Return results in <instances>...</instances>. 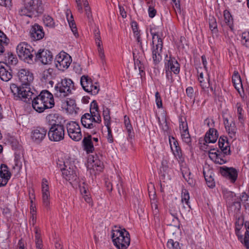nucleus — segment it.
<instances>
[{
	"mask_svg": "<svg viewBox=\"0 0 249 249\" xmlns=\"http://www.w3.org/2000/svg\"><path fill=\"white\" fill-rule=\"evenodd\" d=\"M10 89L15 100H21L26 103H32L33 108L38 113H42L46 109L47 105L43 102L39 94L37 95L31 91L30 88L17 87L13 84Z\"/></svg>",
	"mask_w": 249,
	"mask_h": 249,
	"instance_id": "f257e3e1",
	"label": "nucleus"
},
{
	"mask_svg": "<svg viewBox=\"0 0 249 249\" xmlns=\"http://www.w3.org/2000/svg\"><path fill=\"white\" fill-rule=\"evenodd\" d=\"M218 146L220 151L215 149H211L209 151V157L214 162L223 164L227 161L226 156L231 154L230 146L226 136H221L218 141Z\"/></svg>",
	"mask_w": 249,
	"mask_h": 249,
	"instance_id": "f03ea898",
	"label": "nucleus"
},
{
	"mask_svg": "<svg viewBox=\"0 0 249 249\" xmlns=\"http://www.w3.org/2000/svg\"><path fill=\"white\" fill-rule=\"evenodd\" d=\"M44 11V5L41 0H29L24 7L18 10V14L20 16L33 18L41 15Z\"/></svg>",
	"mask_w": 249,
	"mask_h": 249,
	"instance_id": "7ed1b4c3",
	"label": "nucleus"
},
{
	"mask_svg": "<svg viewBox=\"0 0 249 249\" xmlns=\"http://www.w3.org/2000/svg\"><path fill=\"white\" fill-rule=\"evenodd\" d=\"M111 232L114 245L119 249H126L130 241L129 232L124 229L112 230Z\"/></svg>",
	"mask_w": 249,
	"mask_h": 249,
	"instance_id": "20e7f679",
	"label": "nucleus"
},
{
	"mask_svg": "<svg viewBox=\"0 0 249 249\" xmlns=\"http://www.w3.org/2000/svg\"><path fill=\"white\" fill-rule=\"evenodd\" d=\"M17 52L19 58L29 64L33 63L36 51L26 42H21L17 46Z\"/></svg>",
	"mask_w": 249,
	"mask_h": 249,
	"instance_id": "39448f33",
	"label": "nucleus"
},
{
	"mask_svg": "<svg viewBox=\"0 0 249 249\" xmlns=\"http://www.w3.org/2000/svg\"><path fill=\"white\" fill-rule=\"evenodd\" d=\"M54 94L57 97H65L72 93V90H75L74 83L71 79L65 78L58 82L54 87Z\"/></svg>",
	"mask_w": 249,
	"mask_h": 249,
	"instance_id": "423d86ee",
	"label": "nucleus"
},
{
	"mask_svg": "<svg viewBox=\"0 0 249 249\" xmlns=\"http://www.w3.org/2000/svg\"><path fill=\"white\" fill-rule=\"evenodd\" d=\"M64 166L61 169L63 177L71 183H77L79 180L78 170L74 162L66 160L64 162Z\"/></svg>",
	"mask_w": 249,
	"mask_h": 249,
	"instance_id": "0eeeda50",
	"label": "nucleus"
},
{
	"mask_svg": "<svg viewBox=\"0 0 249 249\" xmlns=\"http://www.w3.org/2000/svg\"><path fill=\"white\" fill-rule=\"evenodd\" d=\"M150 33L152 36V57L154 63L157 64L161 60L160 53L163 47V42L158 33L152 32L151 30Z\"/></svg>",
	"mask_w": 249,
	"mask_h": 249,
	"instance_id": "6e6552de",
	"label": "nucleus"
},
{
	"mask_svg": "<svg viewBox=\"0 0 249 249\" xmlns=\"http://www.w3.org/2000/svg\"><path fill=\"white\" fill-rule=\"evenodd\" d=\"M82 125L85 128L89 130L91 134H96L100 130L101 126L97 123H95V118H92L89 113H85L81 118Z\"/></svg>",
	"mask_w": 249,
	"mask_h": 249,
	"instance_id": "1a4fd4ad",
	"label": "nucleus"
},
{
	"mask_svg": "<svg viewBox=\"0 0 249 249\" xmlns=\"http://www.w3.org/2000/svg\"><path fill=\"white\" fill-rule=\"evenodd\" d=\"M65 128L61 124L55 127H50L48 132L49 140L52 142H58L64 139Z\"/></svg>",
	"mask_w": 249,
	"mask_h": 249,
	"instance_id": "9d476101",
	"label": "nucleus"
},
{
	"mask_svg": "<svg viewBox=\"0 0 249 249\" xmlns=\"http://www.w3.org/2000/svg\"><path fill=\"white\" fill-rule=\"evenodd\" d=\"M80 84L83 89L91 95H96L100 90L99 85L95 83L93 85L91 79L88 75H83L80 79Z\"/></svg>",
	"mask_w": 249,
	"mask_h": 249,
	"instance_id": "9b49d317",
	"label": "nucleus"
},
{
	"mask_svg": "<svg viewBox=\"0 0 249 249\" xmlns=\"http://www.w3.org/2000/svg\"><path fill=\"white\" fill-rule=\"evenodd\" d=\"M66 128L68 134L71 139L75 142H79L82 139L81 128L77 122L71 121L67 123Z\"/></svg>",
	"mask_w": 249,
	"mask_h": 249,
	"instance_id": "f8f14e48",
	"label": "nucleus"
},
{
	"mask_svg": "<svg viewBox=\"0 0 249 249\" xmlns=\"http://www.w3.org/2000/svg\"><path fill=\"white\" fill-rule=\"evenodd\" d=\"M71 57L65 53H60L57 55L55 58L56 67L60 71H63L67 69L71 63Z\"/></svg>",
	"mask_w": 249,
	"mask_h": 249,
	"instance_id": "ddd939ff",
	"label": "nucleus"
},
{
	"mask_svg": "<svg viewBox=\"0 0 249 249\" xmlns=\"http://www.w3.org/2000/svg\"><path fill=\"white\" fill-rule=\"evenodd\" d=\"M18 76L19 80L21 83V86H19V87L30 88L29 86L34 80L33 74L28 70L21 69L18 71ZM16 85L18 87L17 85Z\"/></svg>",
	"mask_w": 249,
	"mask_h": 249,
	"instance_id": "4468645a",
	"label": "nucleus"
},
{
	"mask_svg": "<svg viewBox=\"0 0 249 249\" xmlns=\"http://www.w3.org/2000/svg\"><path fill=\"white\" fill-rule=\"evenodd\" d=\"M47 129L44 127L37 126L31 132V138L36 144H40L46 137Z\"/></svg>",
	"mask_w": 249,
	"mask_h": 249,
	"instance_id": "2eb2a0df",
	"label": "nucleus"
},
{
	"mask_svg": "<svg viewBox=\"0 0 249 249\" xmlns=\"http://www.w3.org/2000/svg\"><path fill=\"white\" fill-rule=\"evenodd\" d=\"M53 55L51 51L48 50H41L36 52L34 59L39 60L42 64L46 65L50 64L53 60Z\"/></svg>",
	"mask_w": 249,
	"mask_h": 249,
	"instance_id": "dca6fc26",
	"label": "nucleus"
},
{
	"mask_svg": "<svg viewBox=\"0 0 249 249\" xmlns=\"http://www.w3.org/2000/svg\"><path fill=\"white\" fill-rule=\"evenodd\" d=\"M220 172L222 176L229 179L232 183H234L237 180L238 172L233 167H221Z\"/></svg>",
	"mask_w": 249,
	"mask_h": 249,
	"instance_id": "f3484780",
	"label": "nucleus"
},
{
	"mask_svg": "<svg viewBox=\"0 0 249 249\" xmlns=\"http://www.w3.org/2000/svg\"><path fill=\"white\" fill-rule=\"evenodd\" d=\"M169 143L171 149L177 159L182 160L183 158L182 152L180 147L179 145L178 141L174 137H169Z\"/></svg>",
	"mask_w": 249,
	"mask_h": 249,
	"instance_id": "a211bd4d",
	"label": "nucleus"
},
{
	"mask_svg": "<svg viewBox=\"0 0 249 249\" xmlns=\"http://www.w3.org/2000/svg\"><path fill=\"white\" fill-rule=\"evenodd\" d=\"M42 202L43 205L48 209L50 206V194L49 190V183L47 179L43 178L42 181Z\"/></svg>",
	"mask_w": 249,
	"mask_h": 249,
	"instance_id": "6ab92c4d",
	"label": "nucleus"
},
{
	"mask_svg": "<svg viewBox=\"0 0 249 249\" xmlns=\"http://www.w3.org/2000/svg\"><path fill=\"white\" fill-rule=\"evenodd\" d=\"M43 102L47 105L46 109L52 108L54 106V101L53 95L47 90H43L39 94Z\"/></svg>",
	"mask_w": 249,
	"mask_h": 249,
	"instance_id": "aec40b11",
	"label": "nucleus"
},
{
	"mask_svg": "<svg viewBox=\"0 0 249 249\" xmlns=\"http://www.w3.org/2000/svg\"><path fill=\"white\" fill-rule=\"evenodd\" d=\"M30 35L33 40H39L44 36V32L42 26L37 23L31 26Z\"/></svg>",
	"mask_w": 249,
	"mask_h": 249,
	"instance_id": "412c9836",
	"label": "nucleus"
},
{
	"mask_svg": "<svg viewBox=\"0 0 249 249\" xmlns=\"http://www.w3.org/2000/svg\"><path fill=\"white\" fill-rule=\"evenodd\" d=\"M12 77V72L10 67L6 63L0 62V78L3 81H9Z\"/></svg>",
	"mask_w": 249,
	"mask_h": 249,
	"instance_id": "4be33fe9",
	"label": "nucleus"
},
{
	"mask_svg": "<svg viewBox=\"0 0 249 249\" xmlns=\"http://www.w3.org/2000/svg\"><path fill=\"white\" fill-rule=\"evenodd\" d=\"M166 60L167 62L165 63V69L172 71L175 74H178L180 71V64L177 59L170 55Z\"/></svg>",
	"mask_w": 249,
	"mask_h": 249,
	"instance_id": "5701e85b",
	"label": "nucleus"
},
{
	"mask_svg": "<svg viewBox=\"0 0 249 249\" xmlns=\"http://www.w3.org/2000/svg\"><path fill=\"white\" fill-rule=\"evenodd\" d=\"M62 117L58 113H52L48 114L46 117L47 123L50 126V127H54L56 125L62 123Z\"/></svg>",
	"mask_w": 249,
	"mask_h": 249,
	"instance_id": "b1692460",
	"label": "nucleus"
},
{
	"mask_svg": "<svg viewBox=\"0 0 249 249\" xmlns=\"http://www.w3.org/2000/svg\"><path fill=\"white\" fill-rule=\"evenodd\" d=\"M92 135L90 133H87V136L84 137L82 142L83 149L88 154L91 153L94 151Z\"/></svg>",
	"mask_w": 249,
	"mask_h": 249,
	"instance_id": "393cba45",
	"label": "nucleus"
},
{
	"mask_svg": "<svg viewBox=\"0 0 249 249\" xmlns=\"http://www.w3.org/2000/svg\"><path fill=\"white\" fill-rule=\"evenodd\" d=\"M224 124L229 137L231 139H235L237 130L235 123L233 121L230 122L227 118H224Z\"/></svg>",
	"mask_w": 249,
	"mask_h": 249,
	"instance_id": "a878e982",
	"label": "nucleus"
},
{
	"mask_svg": "<svg viewBox=\"0 0 249 249\" xmlns=\"http://www.w3.org/2000/svg\"><path fill=\"white\" fill-rule=\"evenodd\" d=\"M245 227L246 228V231L244 234V237H243L242 235L239 236L238 234L237 231H239V229L237 227L236 228V233L238 236V239L240 242L244 245V246L247 249H249V221H246L244 222Z\"/></svg>",
	"mask_w": 249,
	"mask_h": 249,
	"instance_id": "bb28decb",
	"label": "nucleus"
},
{
	"mask_svg": "<svg viewBox=\"0 0 249 249\" xmlns=\"http://www.w3.org/2000/svg\"><path fill=\"white\" fill-rule=\"evenodd\" d=\"M203 175L207 186L211 188H213L215 186V181L213 170L208 169L207 171L204 170Z\"/></svg>",
	"mask_w": 249,
	"mask_h": 249,
	"instance_id": "cd10ccee",
	"label": "nucleus"
},
{
	"mask_svg": "<svg viewBox=\"0 0 249 249\" xmlns=\"http://www.w3.org/2000/svg\"><path fill=\"white\" fill-rule=\"evenodd\" d=\"M218 137L217 131L214 128H210L205 135V141L206 143H214Z\"/></svg>",
	"mask_w": 249,
	"mask_h": 249,
	"instance_id": "c85d7f7f",
	"label": "nucleus"
},
{
	"mask_svg": "<svg viewBox=\"0 0 249 249\" xmlns=\"http://www.w3.org/2000/svg\"><path fill=\"white\" fill-rule=\"evenodd\" d=\"M23 157V150L20 148L16 150L15 152V166L21 168L22 164L21 159Z\"/></svg>",
	"mask_w": 249,
	"mask_h": 249,
	"instance_id": "c756f323",
	"label": "nucleus"
},
{
	"mask_svg": "<svg viewBox=\"0 0 249 249\" xmlns=\"http://www.w3.org/2000/svg\"><path fill=\"white\" fill-rule=\"evenodd\" d=\"M149 187H148V188ZM148 192H149V196L150 199L151 200V207L153 210V212L155 214H157L158 212V206L157 204V201L156 199V193L154 191L153 195L150 194V192L149 191V189H148Z\"/></svg>",
	"mask_w": 249,
	"mask_h": 249,
	"instance_id": "7c9ffc66",
	"label": "nucleus"
},
{
	"mask_svg": "<svg viewBox=\"0 0 249 249\" xmlns=\"http://www.w3.org/2000/svg\"><path fill=\"white\" fill-rule=\"evenodd\" d=\"M5 62L2 63H6L11 65H15L18 62V59L16 55L13 54L12 53L8 52L7 53L5 54L4 56Z\"/></svg>",
	"mask_w": 249,
	"mask_h": 249,
	"instance_id": "2f4dec72",
	"label": "nucleus"
},
{
	"mask_svg": "<svg viewBox=\"0 0 249 249\" xmlns=\"http://www.w3.org/2000/svg\"><path fill=\"white\" fill-rule=\"evenodd\" d=\"M232 82L234 88L238 91L240 88H242V84L240 76L238 72L234 73L232 76Z\"/></svg>",
	"mask_w": 249,
	"mask_h": 249,
	"instance_id": "473e14b6",
	"label": "nucleus"
},
{
	"mask_svg": "<svg viewBox=\"0 0 249 249\" xmlns=\"http://www.w3.org/2000/svg\"><path fill=\"white\" fill-rule=\"evenodd\" d=\"M235 107L237 108L238 120L241 124H243L245 121V117L242 105L241 103H237L235 105Z\"/></svg>",
	"mask_w": 249,
	"mask_h": 249,
	"instance_id": "72a5a7b5",
	"label": "nucleus"
},
{
	"mask_svg": "<svg viewBox=\"0 0 249 249\" xmlns=\"http://www.w3.org/2000/svg\"><path fill=\"white\" fill-rule=\"evenodd\" d=\"M224 20L226 24L230 27L231 30H233V18L231 15L227 10L224 12Z\"/></svg>",
	"mask_w": 249,
	"mask_h": 249,
	"instance_id": "f704fd0d",
	"label": "nucleus"
},
{
	"mask_svg": "<svg viewBox=\"0 0 249 249\" xmlns=\"http://www.w3.org/2000/svg\"><path fill=\"white\" fill-rule=\"evenodd\" d=\"M236 195L234 193L229 191H225L224 192V198L226 201L227 206L233 203L234 200Z\"/></svg>",
	"mask_w": 249,
	"mask_h": 249,
	"instance_id": "c9c22d12",
	"label": "nucleus"
},
{
	"mask_svg": "<svg viewBox=\"0 0 249 249\" xmlns=\"http://www.w3.org/2000/svg\"><path fill=\"white\" fill-rule=\"evenodd\" d=\"M124 123L127 132L128 134V136L132 138L134 136V132L132 126L130 124L129 118L126 115L124 116Z\"/></svg>",
	"mask_w": 249,
	"mask_h": 249,
	"instance_id": "e433bc0d",
	"label": "nucleus"
},
{
	"mask_svg": "<svg viewBox=\"0 0 249 249\" xmlns=\"http://www.w3.org/2000/svg\"><path fill=\"white\" fill-rule=\"evenodd\" d=\"M67 18L70 27L71 29L73 35L75 37L78 36V33L77 32V27L73 19L72 15L71 14L70 18H69L68 14H67Z\"/></svg>",
	"mask_w": 249,
	"mask_h": 249,
	"instance_id": "4c0bfd02",
	"label": "nucleus"
},
{
	"mask_svg": "<svg viewBox=\"0 0 249 249\" xmlns=\"http://www.w3.org/2000/svg\"><path fill=\"white\" fill-rule=\"evenodd\" d=\"M209 28L213 34L217 33V24L216 18L213 16H210L209 18Z\"/></svg>",
	"mask_w": 249,
	"mask_h": 249,
	"instance_id": "58836bf2",
	"label": "nucleus"
},
{
	"mask_svg": "<svg viewBox=\"0 0 249 249\" xmlns=\"http://www.w3.org/2000/svg\"><path fill=\"white\" fill-rule=\"evenodd\" d=\"M198 80L200 83V86L202 89L209 88L210 87V78L209 75H208V77L206 78V80L204 79L203 74L200 73L198 76Z\"/></svg>",
	"mask_w": 249,
	"mask_h": 249,
	"instance_id": "ea45409f",
	"label": "nucleus"
},
{
	"mask_svg": "<svg viewBox=\"0 0 249 249\" xmlns=\"http://www.w3.org/2000/svg\"><path fill=\"white\" fill-rule=\"evenodd\" d=\"M43 20L46 26L52 28L55 27V22L54 20L50 16L45 15L43 16Z\"/></svg>",
	"mask_w": 249,
	"mask_h": 249,
	"instance_id": "a19ab883",
	"label": "nucleus"
},
{
	"mask_svg": "<svg viewBox=\"0 0 249 249\" xmlns=\"http://www.w3.org/2000/svg\"><path fill=\"white\" fill-rule=\"evenodd\" d=\"M181 203L183 204V203H190V195L188 191L184 188H182L181 190Z\"/></svg>",
	"mask_w": 249,
	"mask_h": 249,
	"instance_id": "79ce46f5",
	"label": "nucleus"
},
{
	"mask_svg": "<svg viewBox=\"0 0 249 249\" xmlns=\"http://www.w3.org/2000/svg\"><path fill=\"white\" fill-rule=\"evenodd\" d=\"M7 177L10 178L12 176L11 172L9 170V168L7 165L5 164H1L0 166V175Z\"/></svg>",
	"mask_w": 249,
	"mask_h": 249,
	"instance_id": "37998d69",
	"label": "nucleus"
},
{
	"mask_svg": "<svg viewBox=\"0 0 249 249\" xmlns=\"http://www.w3.org/2000/svg\"><path fill=\"white\" fill-rule=\"evenodd\" d=\"M103 115L104 119V123L105 125H110V110L109 108L106 107L104 108Z\"/></svg>",
	"mask_w": 249,
	"mask_h": 249,
	"instance_id": "c03bdc74",
	"label": "nucleus"
},
{
	"mask_svg": "<svg viewBox=\"0 0 249 249\" xmlns=\"http://www.w3.org/2000/svg\"><path fill=\"white\" fill-rule=\"evenodd\" d=\"M180 133L183 142H185L189 146H191V139L189 131L182 132Z\"/></svg>",
	"mask_w": 249,
	"mask_h": 249,
	"instance_id": "a18cd8bd",
	"label": "nucleus"
},
{
	"mask_svg": "<svg viewBox=\"0 0 249 249\" xmlns=\"http://www.w3.org/2000/svg\"><path fill=\"white\" fill-rule=\"evenodd\" d=\"M186 204V206L184 205V204H182V207H181V209L179 210V208L177 207L176 211H179L180 212L181 215H186L187 214L190 212L191 209L190 203H185Z\"/></svg>",
	"mask_w": 249,
	"mask_h": 249,
	"instance_id": "49530a36",
	"label": "nucleus"
},
{
	"mask_svg": "<svg viewBox=\"0 0 249 249\" xmlns=\"http://www.w3.org/2000/svg\"><path fill=\"white\" fill-rule=\"evenodd\" d=\"M92 162L93 164L92 165L93 167L95 166L98 168L96 169L97 170L101 171L103 169V162L98 159V157L97 156L93 157Z\"/></svg>",
	"mask_w": 249,
	"mask_h": 249,
	"instance_id": "de8ad7c7",
	"label": "nucleus"
},
{
	"mask_svg": "<svg viewBox=\"0 0 249 249\" xmlns=\"http://www.w3.org/2000/svg\"><path fill=\"white\" fill-rule=\"evenodd\" d=\"M167 247L169 249H181L179 242L169 239L167 243Z\"/></svg>",
	"mask_w": 249,
	"mask_h": 249,
	"instance_id": "09e8293b",
	"label": "nucleus"
},
{
	"mask_svg": "<svg viewBox=\"0 0 249 249\" xmlns=\"http://www.w3.org/2000/svg\"><path fill=\"white\" fill-rule=\"evenodd\" d=\"M89 114L90 116L92 115V118H95V123H97L100 126L101 125L102 120L99 110L90 111Z\"/></svg>",
	"mask_w": 249,
	"mask_h": 249,
	"instance_id": "8fccbe9b",
	"label": "nucleus"
},
{
	"mask_svg": "<svg viewBox=\"0 0 249 249\" xmlns=\"http://www.w3.org/2000/svg\"><path fill=\"white\" fill-rule=\"evenodd\" d=\"M54 76V70L52 68H49L45 70L43 73V77L46 80H49Z\"/></svg>",
	"mask_w": 249,
	"mask_h": 249,
	"instance_id": "3c124183",
	"label": "nucleus"
},
{
	"mask_svg": "<svg viewBox=\"0 0 249 249\" xmlns=\"http://www.w3.org/2000/svg\"><path fill=\"white\" fill-rule=\"evenodd\" d=\"M241 42L243 45L247 48H249V32L242 33Z\"/></svg>",
	"mask_w": 249,
	"mask_h": 249,
	"instance_id": "603ef678",
	"label": "nucleus"
},
{
	"mask_svg": "<svg viewBox=\"0 0 249 249\" xmlns=\"http://www.w3.org/2000/svg\"><path fill=\"white\" fill-rule=\"evenodd\" d=\"M133 53L135 68L138 67L140 72H143V69L144 67L143 64L141 62V61L139 59V58H137V56L135 55L134 53Z\"/></svg>",
	"mask_w": 249,
	"mask_h": 249,
	"instance_id": "864d4df0",
	"label": "nucleus"
},
{
	"mask_svg": "<svg viewBox=\"0 0 249 249\" xmlns=\"http://www.w3.org/2000/svg\"><path fill=\"white\" fill-rule=\"evenodd\" d=\"M179 129L180 133L185 131H189L188 124L186 121H183L182 119L179 121Z\"/></svg>",
	"mask_w": 249,
	"mask_h": 249,
	"instance_id": "5fc2aeb1",
	"label": "nucleus"
},
{
	"mask_svg": "<svg viewBox=\"0 0 249 249\" xmlns=\"http://www.w3.org/2000/svg\"><path fill=\"white\" fill-rule=\"evenodd\" d=\"M156 102L158 108H160L162 107V103L160 94L158 91L155 93Z\"/></svg>",
	"mask_w": 249,
	"mask_h": 249,
	"instance_id": "6e6d98bb",
	"label": "nucleus"
},
{
	"mask_svg": "<svg viewBox=\"0 0 249 249\" xmlns=\"http://www.w3.org/2000/svg\"><path fill=\"white\" fill-rule=\"evenodd\" d=\"M110 125H105L107 129V140L108 142L112 143L113 142V137L112 134V131Z\"/></svg>",
	"mask_w": 249,
	"mask_h": 249,
	"instance_id": "4d7b16f0",
	"label": "nucleus"
},
{
	"mask_svg": "<svg viewBox=\"0 0 249 249\" xmlns=\"http://www.w3.org/2000/svg\"><path fill=\"white\" fill-rule=\"evenodd\" d=\"M9 179L10 178L7 177L3 176L2 174L0 175V187L6 186Z\"/></svg>",
	"mask_w": 249,
	"mask_h": 249,
	"instance_id": "13d9d810",
	"label": "nucleus"
},
{
	"mask_svg": "<svg viewBox=\"0 0 249 249\" xmlns=\"http://www.w3.org/2000/svg\"><path fill=\"white\" fill-rule=\"evenodd\" d=\"M94 37L97 45H98L99 42H100V45H102L100 31L98 29L95 30L94 31Z\"/></svg>",
	"mask_w": 249,
	"mask_h": 249,
	"instance_id": "bf43d9fd",
	"label": "nucleus"
},
{
	"mask_svg": "<svg viewBox=\"0 0 249 249\" xmlns=\"http://www.w3.org/2000/svg\"><path fill=\"white\" fill-rule=\"evenodd\" d=\"M172 71L167 70V69H165L166 78L171 84L174 82V79L172 76Z\"/></svg>",
	"mask_w": 249,
	"mask_h": 249,
	"instance_id": "052dcab7",
	"label": "nucleus"
},
{
	"mask_svg": "<svg viewBox=\"0 0 249 249\" xmlns=\"http://www.w3.org/2000/svg\"><path fill=\"white\" fill-rule=\"evenodd\" d=\"M234 206L235 207V210H237V211H239L241 209V202L239 201L236 200L235 199L233 201V203H231L230 205H228V207H231Z\"/></svg>",
	"mask_w": 249,
	"mask_h": 249,
	"instance_id": "680f3d73",
	"label": "nucleus"
},
{
	"mask_svg": "<svg viewBox=\"0 0 249 249\" xmlns=\"http://www.w3.org/2000/svg\"><path fill=\"white\" fill-rule=\"evenodd\" d=\"M186 93L188 97L192 99L194 96V90L192 87H189L186 89Z\"/></svg>",
	"mask_w": 249,
	"mask_h": 249,
	"instance_id": "e2e57ef3",
	"label": "nucleus"
},
{
	"mask_svg": "<svg viewBox=\"0 0 249 249\" xmlns=\"http://www.w3.org/2000/svg\"><path fill=\"white\" fill-rule=\"evenodd\" d=\"M148 12L149 17L153 18L156 16L157 11L154 7L150 5L148 7Z\"/></svg>",
	"mask_w": 249,
	"mask_h": 249,
	"instance_id": "0e129e2a",
	"label": "nucleus"
},
{
	"mask_svg": "<svg viewBox=\"0 0 249 249\" xmlns=\"http://www.w3.org/2000/svg\"><path fill=\"white\" fill-rule=\"evenodd\" d=\"M240 199L241 202L248 204V201H249V196L245 192H243L240 196Z\"/></svg>",
	"mask_w": 249,
	"mask_h": 249,
	"instance_id": "69168bd1",
	"label": "nucleus"
},
{
	"mask_svg": "<svg viewBox=\"0 0 249 249\" xmlns=\"http://www.w3.org/2000/svg\"><path fill=\"white\" fill-rule=\"evenodd\" d=\"M182 175L185 180L191 187H193L195 185L196 181L195 179H194L192 177H189V178H187L186 177L185 175L184 174V173H182Z\"/></svg>",
	"mask_w": 249,
	"mask_h": 249,
	"instance_id": "338daca9",
	"label": "nucleus"
},
{
	"mask_svg": "<svg viewBox=\"0 0 249 249\" xmlns=\"http://www.w3.org/2000/svg\"><path fill=\"white\" fill-rule=\"evenodd\" d=\"M16 249H27L26 243L24 242L22 238L18 240Z\"/></svg>",
	"mask_w": 249,
	"mask_h": 249,
	"instance_id": "774afa93",
	"label": "nucleus"
}]
</instances>
